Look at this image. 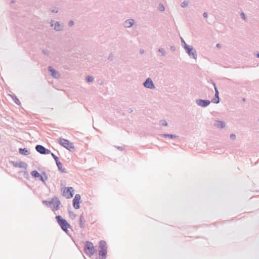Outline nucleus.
Listing matches in <instances>:
<instances>
[{
  "label": "nucleus",
  "instance_id": "6e6552de",
  "mask_svg": "<svg viewBox=\"0 0 259 259\" xmlns=\"http://www.w3.org/2000/svg\"><path fill=\"white\" fill-rule=\"evenodd\" d=\"M81 202V196L79 194H76L72 200V204L73 207L78 209L80 208V203Z\"/></svg>",
  "mask_w": 259,
  "mask_h": 259
},
{
  "label": "nucleus",
  "instance_id": "9d476101",
  "mask_svg": "<svg viewBox=\"0 0 259 259\" xmlns=\"http://www.w3.org/2000/svg\"><path fill=\"white\" fill-rule=\"evenodd\" d=\"M144 87L146 88L149 89H154L155 88V85L152 81V80L148 77L147 78L145 81L143 83Z\"/></svg>",
  "mask_w": 259,
  "mask_h": 259
},
{
  "label": "nucleus",
  "instance_id": "4be33fe9",
  "mask_svg": "<svg viewBox=\"0 0 259 259\" xmlns=\"http://www.w3.org/2000/svg\"><path fill=\"white\" fill-rule=\"evenodd\" d=\"M63 26L61 25L59 22L56 21L55 23L54 29L56 31H61L63 29Z\"/></svg>",
  "mask_w": 259,
  "mask_h": 259
},
{
  "label": "nucleus",
  "instance_id": "bb28decb",
  "mask_svg": "<svg viewBox=\"0 0 259 259\" xmlns=\"http://www.w3.org/2000/svg\"><path fill=\"white\" fill-rule=\"evenodd\" d=\"M94 80V77L92 76L88 75L86 77V81L87 82H92Z\"/></svg>",
  "mask_w": 259,
  "mask_h": 259
},
{
  "label": "nucleus",
  "instance_id": "79ce46f5",
  "mask_svg": "<svg viewBox=\"0 0 259 259\" xmlns=\"http://www.w3.org/2000/svg\"><path fill=\"white\" fill-rule=\"evenodd\" d=\"M9 163L11 164L13 166H14L15 167V164L16 163L15 161H14L12 160H9Z\"/></svg>",
  "mask_w": 259,
  "mask_h": 259
},
{
  "label": "nucleus",
  "instance_id": "dca6fc26",
  "mask_svg": "<svg viewBox=\"0 0 259 259\" xmlns=\"http://www.w3.org/2000/svg\"><path fill=\"white\" fill-rule=\"evenodd\" d=\"M210 101H211V102L215 103V104H218L220 103V98L219 97V91H217L216 92H215L214 97L213 99H212Z\"/></svg>",
  "mask_w": 259,
  "mask_h": 259
},
{
  "label": "nucleus",
  "instance_id": "6e6d98bb",
  "mask_svg": "<svg viewBox=\"0 0 259 259\" xmlns=\"http://www.w3.org/2000/svg\"><path fill=\"white\" fill-rule=\"evenodd\" d=\"M84 259H86V257H85L84 256Z\"/></svg>",
  "mask_w": 259,
  "mask_h": 259
},
{
  "label": "nucleus",
  "instance_id": "ddd939ff",
  "mask_svg": "<svg viewBox=\"0 0 259 259\" xmlns=\"http://www.w3.org/2000/svg\"><path fill=\"white\" fill-rule=\"evenodd\" d=\"M15 167L22 168H24L25 170H27V168L28 167V164L25 162L22 161H19L16 162Z\"/></svg>",
  "mask_w": 259,
  "mask_h": 259
},
{
  "label": "nucleus",
  "instance_id": "7ed1b4c3",
  "mask_svg": "<svg viewBox=\"0 0 259 259\" xmlns=\"http://www.w3.org/2000/svg\"><path fill=\"white\" fill-rule=\"evenodd\" d=\"M84 251L89 256H91L95 254L96 249L92 242L86 241L84 242Z\"/></svg>",
  "mask_w": 259,
  "mask_h": 259
},
{
  "label": "nucleus",
  "instance_id": "37998d69",
  "mask_svg": "<svg viewBox=\"0 0 259 259\" xmlns=\"http://www.w3.org/2000/svg\"><path fill=\"white\" fill-rule=\"evenodd\" d=\"M203 16L205 18H207L208 17V14L206 12H204L203 14Z\"/></svg>",
  "mask_w": 259,
  "mask_h": 259
},
{
  "label": "nucleus",
  "instance_id": "ea45409f",
  "mask_svg": "<svg viewBox=\"0 0 259 259\" xmlns=\"http://www.w3.org/2000/svg\"><path fill=\"white\" fill-rule=\"evenodd\" d=\"M74 24V21L73 20H70L68 22V26H72Z\"/></svg>",
  "mask_w": 259,
  "mask_h": 259
},
{
  "label": "nucleus",
  "instance_id": "8fccbe9b",
  "mask_svg": "<svg viewBox=\"0 0 259 259\" xmlns=\"http://www.w3.org/2000/svg\"><path fill=\"white\" fill-rule=\"evenodd\" d=\"M127 111L129 113H132L133 111V110L131 108H129Z\"/></svg>",
  "mask_w": 259,
  "mask_h": 259
},
{
  "label": "nucleus",
  "instance_id": "423d86ee",
  "mask_svg": "<svg viewBox=\"0 0 259 259\" xmlns=\"http://www.w3.org/2000/svg\"><path fill=\"white\" fill-rule=\"evenodd\" d=\"M74 189L73 187H65L63 192L62 195L67 199H70L73 196Z\"/></svg>",
  "mask_w": 259,
  "mask_h": 259
},
{
  "label": "nucleus",
  "instance_id": "20e7f679",
  "mask_svg": "<svg viewBox=\"0 0 259 259\" xmlns=\"http://www.w3.org/2000/svg\"><path fill=\"white\" fill-rule=\"evenodd\" d=\"M59 143L60 145L70 152L73 151L75 149L73 143L66 139L60 138L59 140Z\"/></svg>",
  "mask_w": 259,
  "mask_h": 259
},
{
  "label": "nucleus",
  "instance_id": "5701e85b",
  "mask_svg": "<svg viewBox=\"0 0 259 259\" xmlns=\"http://www.w3.org/2000/svg\"><path fill=\"white\" fill-rule=\"evenodd\" d=\"M56 165L57 166L58 170L60 171H61V172H63V173H66L67 172V171H66V169L65 168H63L62 164V163L60 161L59 162L56 163Z\"/></svg>",
  "mask_w": 259,
  "mask_h": 259
},
{
  "label": "nucleus",
  "instance_id": "603ef678",
  "mask_svg": "<svg viewBox=\"0 0 259 259\" xmlns=\"http://www.w3.org/2000/svg\"><path fill=\"white\" fill-rule=\"evenodd\" d=\"M15 2H16V1L15 0H12L11 1V4H14Z\"/></svg>",
  "mask_w": 259,
  "mask_h": 259
},
{
  "label": "nucleus",
  "instance_id": "c03bdc74",
  "mask_svg": "<svg viewBox=\"0 0 259 259\" xmlns=\"http://www.w3.org/2000/svg\"><path fill=\"white\" fill-rule=\"evenodd\" d=\"M170 48V50L173 52L176 51V47L174 46H171Z\"/></svg>",
  "mask_w": 259,
  "mask_h": 259
},
{
  "label": "nucleus",
  "instance_id": "3c124183",
  "mask_svg": "<svg viewBox=\"0 0 259 259\" xmlns=\"http://www.w3.org/2000/svg\"><path fill=\"white\" fill-rule=\"evenodd\" d=\"M144 50H143V49H141V50H140V54H143V53H144Z\"/></svg>",
  "mask_w": 259,
  "mask_h": 259
},
{
  "label": "nucleus",
  "instance_id": "a18cd8bd",
  "mask_svg": "<svg viewBox=\"0 0 259 259\" xmlns=\"http://www.w3.org/2000/svg\"><path fill=\"white\" fill-rule=\"evenodd\" d=\"M254 55L257 58H259V52L258 51L255 52Z\"/></svg>",
  "mask_w": 259,
  "mask_h": 259
},
{
  "label": "nucleus",
  "instance_id": "473e14b6",
  "mask_svg": "<svg viewBox=\"0 0 259 259\" xmlns=\"http://www.w3.org/2000/svg\"><path fill=\"white\" fill-rule=\"evenodd\" d=\"M41 52L47 56H49L50 54V51L47 50H42Z\"/></svg>",
  "mask_w": 259,
  "mask_h": 259
},
{
  "label": "nucleus",
  "instance_id": "aec40b11",
  "mask_svg": "<svg viewBox=\"0 0 259 259\" xmlns=\"http://www.w3.org/2000/svg\"><path fill=\"white\" fill-rule=\"evenodd\" d=\"M160 136L162 138H169L170 139L178 138H179L178 136H177V135H175L174 134H160Z\"/></svg>",
  "mask_w": 259,
  "mask_h": 259
},
{
  "label": "nucleus",
  "instance_id": "f03ea898",
  "mask_svg": "<svg viewBox=\"0 0 259 259\" xmlns=\"http://www.w3.org/2000/svg\"><path fill=\"white\" fill-rule=\"evenodd\" d=\"M55 219L62 230L68 234L69 231L68 229L71 228V226L60 215H56Z\"/></svg>",
  "mask_w": 259,
  "mask_h": 259
},
{
  "label": "nucleus",
  "instance_id": "2f4dec72",
  "mask_svg": "<svg viewBox=\"0 0 259 259\" xmlns=\"http://www.w3.org/2000/svg\"><path fill=\"white\" fill-rule=\"evenodd\" d=\"M158 8L159 10L161 12L164 11V9H165L163 5L161 3H160L159 4Z\"/></svg>",
  "mask_w": 259,
  "mask_h": 259
},
{
  "label": "nucleus",
  "instance_id": "cd10ccee",
  "mask_svg": "<svg viewBox=\"0 0 259 259\" xmlns=\"http://www.w3.org/2000/svg\"><path fill=\"white\" fill-rule=\"evenodd\" d=\"M158 51L161 53L162 56L166 55V52L163 48H159Z\"/></svg>",
  "mask_w": 259,
  "mask_h": 259
},
{
  "label": "nucleus",
  "instance_id": "f3484780",
  "mask_svg": "<svg viewBox=\"0 0 259 259\" xmlns=\"http://www.w3.org/2000/svg\"><path fill=\"white\" fill-rule=\"evenodd\" d=\"M214 125L218 128H223L226 126V123L224 121L216 120Z\"/></svg>",
  "mask_w": 259,
  "mask_h": 259
},
{
  "label": "nucleus",
  "instance_id": "7c9ffc66",
  "mask_svg": "<svg viewBox=\"0 0 259 259\" xmlns=\"http://www.w3.org/2000/svg\"><path fill=\"white\" fill-rule=\"evenodd\" d=\"M160 124L162 125L163 126H167V121L164 119H161L159 121Z\"/></svg>",
  "mask_w": 259,
  "mask_h": 259
},
{
  "label": "nucleus",
  "instance_id": "09e8293b",
  "mask_svg": "<svg viewBox=\"0 0 259 259\" xmlns=\"http://www.w3.org/2000/svg\"><path fill=\"white\" fill-rule=\"evenodd\" d=\"M216 47L220 49V48H221V45L220 44H217L216 45Z\"/></svg>",
  "mask_w": 259,
  "mask_h": 259
},
{
  "label": "nucleus",
  "instance_id": "5fc2aeb1",
  "mask_svg": "<svg viewBox=\"0 0 259 259\" xmlns=\"http://www.w3.org/2000/svg\"><path fill=\"white\" fill-rule=\"evenodd\" d=\"M245 100V98H243V101H244Z\"/></svg>",
  "mask_w": 259,
  "mask_h": 259
},
{
  "label": "nucleus",
  "instance_id": "f8f14e48",
  "mask_svg": "<svg viewBox=\"0 0 259 259\" xmlns=\"http://www.w3.org/2000/svg\"><path fill=\"white\" fill-rule=\"evenodd\" d=\"M48 70L50 72L51 75L54 78H58L60 76L59 72L56 70H55L52 66H49Z\"/></svg>",
  "mask_w": 259,
  "mask_h": 259
},
{
  "label": "nucleus",
  "instance_id": "4c0bfd02",
  "mask_svg": "<svg viewBox=\"0 0 259 259\" xmlns=\"http://www.w3.org/2000/svg\"><path fill=\"white\" fill-rule=\"evenodd\" d=\"M181 42H182V46L183 47L184 49L185 48V45H187L186 42L185 41V40H184V39L183 38L181 37Z\"/></svg>",
  "mask_w": 259,
  "mask_h": 259
},
{
  "label": "nucleus",
  "instance_id": "6ab92c4d",
  "mask_svg": "<svg viewBox=\"0 0 259 259\" xmlns=\"http://www.w3.org/2000/svg\"><path fill=\"white\" fill-rule=\"evenodd\" d=\"M79 227L80 228L84 229L85 227V220L84 219V217L83 214H81L79 217Z\"/></svg>",
  "mask_w": 259,
  "mask_h": 259
},
{
  "label": "nucleus",
  "instance_id": "c756f323",
  "mask_svg": "<svg viewBox=\"0 0 259 259\" xmlns=\"http://www.w3.org/2000/svg\"><path fill=\"white\" fill-rule=\"evenodd\" d=\"M188 3L187 1H184L181 3V7L183 8H186L188 6Z\"/></svg>",
  "mask_w": 259,
  "mask_h": 259
},
{
  "label": "nucleus",
  "instance_id": "e433bc0d",
  "mask_svg": "<svg viewBox=\"0 0 259 259\" xmlns=\"http://www.w3.org/2000/svg\"><path fill=\"white\" fill-rule=\"evenodd\" d=\"M115 147L120 151H123L124 149V147L122 146H115Z\"/></svg>",
  "mask_w": 259,
  "mask_h": 259
},
{
  "label": "nucleus",
  "instance_id": "2eb2a0df",
  "mask_svg": "<svg viewBox=\"0 0 259 259\" xmlns=\"http://www.w3.org/2000/svg\"><path fill=\"white\" fill-rule=\"evenodd\" d=\"M134 23L135 20L133 19H127L124 22V26L126 28H130L134 25Z\"/></svg>",
  "mask_w": 259,
  "mask_h": 259
},
{
  "label": "nucleus",
  "instance_id": "1a4fd4ad",
  "mask_svg": "<svg viewBox=\"0 0 259 259\" xmlns=\"http://www.w3.org/2000/svg\"><path fill=\"white\" fill-rule=\"evenodd\" d=\"M211 101L207 99H197L196 100V104L201 107L205 108L209 105Z\"/></svg>",
  "mask_w": 259,
  "mask_h": 259
},
{
  "label": "nucleus",
  "instance_id": "f704fd0d",
  "mask_svg": "<svg viewBox=\"0 0 259 259\" xmlns=\"http://www.w3.org/2000/svg\"><path fill=\"white\" fill-rule=\"evenodd\" d=\"M211 83L214 87L215 92H216L217 91H218L217 85H216L214 81H213L212 80H211Z\"/></svg>",
  "mask_w": 259,
  "mask_h": 259
},
{
  "label": "nucleus",
  "instance_id": "9b49d317",
  "mask_svg": "<svg viewBox=\"0 0 259 259\" xmlns=\"http://www.w3.org/2000/svg\"><path fill=\"white\" fill-rule=\"evenodd\" d=\"M31 175L32 177L35 179V180H39L41 182H44V179L42 178V175L41 174H40L36 170H32L30 172Z\"/></svg>",
  "mask_w": 259,
  "mask_h": 259
},
{
  "label": "nucleus",
  "instance_id": "c85d7f7f",
  "mask_svg": "<svg viewBox=\"0 0 259 259\" xmlns=\"http://www.w3.org/2000/svg\"><path fill=\"white\" fill-rule=\"evenodd\" d=\"M23 176L25 178L27 179V180H29V175L28 172V171L26 170H25L23 171Z\"/></svg>",
  "mask_w": 259,
  "mask_h": 259
},
{
  "label": "nucleus",
  "instance_id": "58836bf2",
  "mask_svg": "<svg viewBox=\"0 0 259 259\" xmlns=\"http://www.w3.org/2000/svg\"><path fill=\"white\" fill-rule=\"evenodd\" d=\"M230 137L232 140H235L236 139V135L234 134H231L230 135Z\"/></svg>",
  "mask_w": 259,
  "mask_h": 259
},
{
  "label": "nucleus",
  "instance_id": "39448f33",
  "mask_svg": "<svg viewBox=\"0 0 259 259\" xmlns=\"http://www.w3.org/2000/svg\"><path fill=\"white\" fill-rule=\"evenodd\" d=\"M184 49L190 58L196 59L197 56V52L192 46L185 45Z\"/></svg>",
  "mask_w": 259,
  "mask_h": 259
},
{
  "label": "nucleus",
  "instance_id": "49530a36",
  "mask_svg": "<svg viewBox=\"0 0 259 259\" xmlns=\"http://www.w3.org/2000/svg\"><path fill=\"white\" fill-rule=\"evenodd\" d=\"M55 162H56V163H57V162H59L60 161H59V158L57 156L56 157V158L54 159Z\"/></svg>",
  "mask_w": 259,
  "mask_h": 259
},
{
  "label": "nucleus",
  "instance_id": "864d4df0",
  "mask_svg": "<svg viewBox=\"0 0 259 259\" xmlns=\"http://www.w3.org/2000/svg\"><path fill=\"white\" fill-rule=\"evenodd\" d=\"M53 22H54V21H52L51 26H53Z\"/></svg>",
  "mask_w": 259,
  "mask_h": 259
},
{
  "label": "nucleus",
  "instance_id": "a878e982",
  "mask_svg": "<svg viewBox=\"0 0 259 259\" xmlns=\"http://www.w3.org/2000/svg\"><path fill=\"white\" fill-rule=\"evenodd\" d=\"M68 212H69V217L71 219L73 220V219H74L76 218V214H75L73 211L69 210H68Z\"/></svg>",
  "mask_w": 259,
  "mask_h": 259
},
{
  "label": "nucleus",
  "instance_id": "de8ad7c7",
  "mask_svg": "<svg viewBox=\"0 0 259 259\" xmlns=\"http://www.w3.org/2000/svg\"><path fill=\"white\" fill-rule=\"evenodd\" d=\"M50 154H51V156L53 157V158L54 159H55L56 158V157H57V156L55 154H54L53 153H52L51 152V153Z\"/></svg>",
  "mask_w": 259,
  "mask_h": 259
},
{
  "label": "nucleus",
  "instance_id": "b1692460",
  "mask_svg": "<svg viewBox=\"0 0 259 259\" xmlns=\"http://www.w3.org/2000/svg\"><path fill=\"white\" fill-rule=\"evenodd\" d=\"M11 98H12L13 100L18 105H20L21 104V102L20 100L18 99V98L17 97V96L15 95H11Z\"/></svg>",
  "mask_w": 259,
  "mask_h": 259
},
{
  "label": "nucleus",
  "instance_id": "a211bd4d",
  "mask_svg": "<svg viewBox=\"0 0 259 259\" xmlns=\"http://www.w3.org/2000/svg\"><path fill=\"white\" fill-rule=\"evenodd\" d=\"M19 153L23 155L27 156L30 154L29 151L26 148H20L19 149Z\"/></svg>",
  "mask_w": 259,
  "mask_h": 259
},
{
  "label": "nucleus",
  "instance_id": "412c9836",
  "mask_svg": "<svg viewBox=\"0 0 259 259\" xmlns=\"http://www.w3.org/2000/svg\"><path fill=\"white\" fill-rule=\"evenodd\" d=\"M99 244V249H107V243L105 240H100Z\"/></svg>",
  "mask_w": 259,
  "mask_h": 259
},
{
  "label": "nucleus",
  "instance_id": "72a5a7b5",
  "mask_svg": "<svg viewBox=\"0 0 259 259\" xmlns=\"http://www.w3.org/2000/svg\"><path fill=\"white\" fill-rule=\"evenodd\" d=\"M240 16L243 20H246V17L245 14L244 12H242L240 13Z\"/></svg>",
  "mask_w": 259,
  "mask_h": 259
},
{
  "label": "nucleus",
  "instance_id": "c9c22d12",
  "mask_svg": "<svg viewBox=\"0 0 259 259\" xmlns=\"http://www.w3.org/2000/svg\"><path fill=\"white\" fill-rule=\"evenodd\" d=\"M113 59V55L112 53H111L108 57V60L109 61H112Z\"/></svg>",
  "mask_w": 259,
  "mask_h": 259
},
{
  "label": "nucleus",
  "instance_id": "4468645a",
  "mask_svg": "<svg viewBox=\"0 0 259 259\" xmlns=\"http://www.w3.org/2000/svg\"><path fill=\"white\" fill-rule=\"evenodd\" d=\"M98 254L99 258L97 257L96 259H106L107 254V249H99Z\"/></svg>",
  "mask_w": 259,
  "mask_h": 259
},
{
  "label": "nucleus",
  "instance_id": "0eeeda50",
  "mask_svg": "<svg viewBox=\"0 0 259 259\" xmlns=\"http://www.w3.org/2000/svg\"><path fill=\"white\" fill-rule=\"evenodd\" d=\"M35 149L38 153L42 155H47L51 153L50 150L45 148L41 145H36Z\"/></svg>",
  "mask_w": 259,
  "mask_h": 259
},
{
  "label": "nucleus",
  "instance_id": "a19ab883",
  "mask_svg": "<svg viewBox=\"0 0 259 259\" xmlns=\"http://www.w3.org/2000/svg\"><path fill=\"white\" fill-rule=\"evenodd\" d=\"M51 11L53 13H57L58 12V9L57 8H55L54 9L52 10Z\"/></svg>",
  "mask_w": 259,
  "mask_h": 259
},
{
  "label": "nucleus",
  "instance_id": "393cba45",
  "mask_svg": "<svg viewBox=\"0 0 259 259\" xmlns=\"http://www.w3.org/2000/svg\"><path fill=\"white\" fill-rule=\"evenodd\" d=\"M41 175H42V178L44 179V182H42V183L44 184H46V181L48 179V175L45 171H42L41 172Z\"/></svg>",
  "mask_w": 259,
  "mask_h": 259
},
{
  "label": "nucleus",
  "instance_id": "f257e3e1",
  "mask_svg": "<svg viewBox=\"0 0 259 259\" xmlns=\"http://www.w3.org/2000/svg\"><path fill=\"white\" fill-rule=\"evenodd\" d=\"M42 203L43 204L46 205L47 207L52 208L53 211H56L60 209L61 203L58 197L54 196L53 198L49 201L48 200H42Z\"/></svg>",
  "mask_w": 259,
  "mask_h": 259
}]
</instances>
